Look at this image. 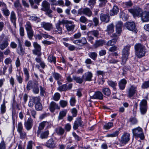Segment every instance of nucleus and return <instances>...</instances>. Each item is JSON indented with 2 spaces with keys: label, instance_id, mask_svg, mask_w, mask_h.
<instances>
[{
  "label": "nucleus",
  "instance_id": "680f3d73",
  "mask_svg": "<svg viewBox=\"0 0 149 149\" xmlns=\"http://www.w3.org/2000/svg\"><path fill=\"white\" fill-rule=\"evenodd\" d=\"M112 126V123H108L106 124L104 126V128L105 130H108L110 129Z\"/></svg>",
  "mask_w": 149,
  "mask_h": 149
},
{
  "label": "nucleus",
  "instance_id": "603ef678",
  "mask_svg": "<svg viewBox=\"0 0 149 149\" xmlns=\"http://www.w3.org/2000/svg\"><path fill=\"white\" fill-rule=\"evenodd\" d=\"M30 19L32 21H35L38 22L40 21V18L35 16H32L30 17Z\"/></svg>",
  "mask_w": 149,
  "mask_h": 149
},
{
  "label": "nucleus",
  "instance_id": "e433bc0d",
  "mask_svg": "<svg viewBox=\"0 0 149 149\" xmlns=\"http://www.w3.org/2000/svg\"><path fill=\"white\" fill-rule=\"evenodd\" d=\"M68 89V87L66 84H64L61 86H59L58 90L60 91H64Z\"/></svg>",
  "mask_w": 149,
  "mask_h": 149
},
{
  "label": "nucleus",
  "instance_id": "f3484780",
  "mask_svg": "<svg viewBox=\"0 0 149 149\" xmlns=\"http://www.w3.org/2000/svg\"><path fill=\"white\" fill-rule=\"evenodd\" d=\"M46 146L49 148H54L55 147V143L53 139H50L47 142Z\"/></svg>",
  "mask_w": 149,
  "mask_h": 149
},
{
  "label": "nucleus",
  "instance_id": "2f4dec72",
  "mask_svg": "<svg viewBox=\"0 0 149 149\" xmlns=\"http://www.w3.org/2000/svg\"><path fill=\"white\" fill-rule=\"evenodd\" d=\"M36 81L32 82L31 81H29L26 86V89L27 90H30L31 88H33L34 85V83Z\"/></svg>",
  "mask_w": 149,
  "mask_h": 149
},
{
  "label": "nucleus",
  "instance_id": "de8ad7c7",
  "mask_svg": "<svg viewBox=\"0 0 149 149\" xmlns=\"http://www.w3.org/2000/svg\"><path fill=\"white\" fill-rule=\"evenodd\" d=\"M6 111V107L5 103H3L1 105V113L3 114Z\"/></svg>",
  "mask_w": 149,
  "mask_h": 149
},
{
  "label": "nucleus",
  "instance_id": "b1692460",
  "mask_svg": "<svg viewBox=\"0 0 149 149\" xmlns=\"http://www.w3.org/2000/svg\"><path fill=\"white\" fill-rule=\"evenodd\" d=\"M82 122L80 119H78L75 121L74 124L73 128L74 129H77L79 126L82 125Z\"/></svg>",
  "mask_w": 149,
  "mask_h": 149
},
{
  "label": "nucleus",
  "instance_id": "4468645a",
  "mask_svg": "<svg viewBox=\"0 0 149 149\" xmlns=\"http://www.w3.org/2000/svg\"><path fill=\"white\" fill-rule=\"evenodd\" d=\"M141 20L143 22L149 21V12H144L142 13L141 16Z\"/></svg>",
  "mask_w": 149,
  "mask_h": 149
},
{
  "label": "nucleus",
  "instance_id": "6e6d98bb",
  "mask_svg": "<svg viewBox=\"0 0 149 149\" xmlns=\"http://www.w3.org/2000/svg\"><path fill=\"white\" fill-rule=\"evenodd\" d=\"M73 79L75 80L76 82L79 83H81L83 82L82 79L80 78L76 77V76H73Z\"/></svg>",
  "mask_w": 149,
  "mask_h": 149
},
{
  "label": "nucleus",
  "instance_id": "e2e57ef3",
  "mask_svg": "<svg viewBox=\"0 0 149 149\" xmlns=\"http://www.w3.org/2000/svg\"><path fill=\"white\" fill-rule=\"evenodd\" d=\"M79 21L81 22L82 23H85L87 22V19L85 16H82L80 17Z\"/></svg>",
  "mask_w": 149,
  "mask_h": 149
},
{
  "label": "nucleus",
  "instance_id": "4d7b16f0",
  "mask_svg": "<svg viewBox=\"0 0 149 149\" xmlns=\"http://www.w3.org/2000/svg\"><path fill=\"white\" fill-rule=\"evenodd\" d=\"M25 28L26 31L32 30L30 22H27L25 25Z\"/></svg>",
  "mask_w": 149,
  "mask_h": 149
},
{
  "label": "nucleus",
  "instance_id": "473e14b6",
  "mask_svg": "<svg viewBox=\"0 0 149 149\" xmlns=\"http://www.w3.org/2000/svg\"><path fill=\"white\" fill-rule=\"evenodd\" d=\"M49 134V131L48 130L43 132L41 134L40 137L42 139H46L47 138Z\"/></svg>",
  "mask_w": 149,
  "mask_h": 149
},
{
  "label": "nucleus",
  "instance_id": "7ed1b4c3",
  "mask_svg": "<svg viewBox=\"0 0 149 149\" xmlns=\"http://www.w3.org/2000/svg\"><path fill=\"white\" fill-rule=\"evenodd\" d=\"M8 45V39L4 35L0 36V49L3 50Z\"/></svg>",
  "mask_w": 149,
  "mask_h": 149
},
{
  "label": "nucleus",
  "instance_id": "1a4fd4ad",
  "mask_svg": "<svg viewBox=\"0 0 149 149\" xmlns=\"http://www.w3.org/2000/svg\"><path fill=\"white\" fill-rule=\"evenodd\" d=\"M130 134L128 133H124L122 136L120 142L123 144H125L130 140Z\"/></svg>",
  "mask_w": 149,
  "mask_h": 149
},
{
  "label": "nucleus",
  "instance_id": "cd10ccee",
  "mask_svg": "<svg viewBox=\"0 0 149 149\" xmlns=\"http://www.w3.org/2000/svg\"><path fill=\"white\" fill-rule=\"evenodd\" d=\"M10 19L14 26L16 25V17L15 14L13 11L11 12L10 14Z\"/></svg>",
  "mask_w": 149,
  "mask_h": 149
},
{
  "label": "nucleus",
  "instance_id": "a19ab883",
  "mask_svg": "<svg viewBox=\"0 0 149 149\" xmlns=\"http://www.w3.org/2000/svg\"><path fill=\"white\" fill-rule=\"evenodd\" d=\"M129 122L132 125H134L137 123L138 121L135 117H132L130 118Z\"/></svg>",
  "mask_w": 149,
  "mask_h": 149
},
{
  "label": "nucleus",
  "instance_id": "052dcab7",
  "mask_svg": "<svg viewBox=\"0 0 149 149\" xmlns=\"http://www.w3.org/2000/svg\"><path fill=\"white\" fill-rule=\"evenodd\" d=\"M64 132V130L61 127H59L57 130V133L59 135H62Z\"/></svg>",
  "mask_w": 149,
  "mask_h": 149
},
{
  "label": "nucleus",
  "instance_id": "6e6552de",
  "mask_svg": "<svg viewBox=\"0 0 149 149\" xmlns=\"http://www.w3.org/2000/svg\"><path fill=\"white\" fill-rule=\"evenodd\" d=\"M129 11L134 17H141L143 13L142 9L139 8L131 9L129 10Z\"/></svg>",
  "mask_w": 149,
  "mask_h": 149
},
{
  "label": "nucleus",
  "instance_id": "4be33fe9",
  "mask_svg": "<svg viewBox=\"0 0 149 149\" xmlns=\"http://www.w3.org/2000/svg\"><path fill=\"white\" fill-rule=\"evenodd\" d=\"M123 26V24L121 21H118L116 23V31L119 34L121 32Z\"/></svg>",
  "mask_w": 149,
  "mask_h": 149
},
{
  "label": "nucleus",
  "instance_id": "69168bd1",
  "mask_svg": "<svg viewBox=\"0 0 149 149\" xmlns=\"http://www.w3.org/2000/svg\"><path fill=\"white\" fill-rule=\"evenodd\" d=\"M18 132L20 134V136L21 139H24L26 137V133L23 131H22Z\"/></svg>",
  "mask_w": 149,
  "mask_h": 149
},
{
  "label": "nucleus",
  "instance_id": "39448f33",
  "mask_svg": "<svg viewBox=\"0 0 149 149\" xmlns=\"http://www.w3.org/2000/svg\"><path fill=\"white\" fill-rule=\"evenodd\" d=\"M133 135L137 137H140L141 139H143L144 136L143 132L142 129L139 127L132 130Z\"/></svg>",
  "mask_w": 149,
  "mask_h": 149
},
{
  "label": "nucleus",
  "instance_id": "49530a36",
  "mask_svg": "<svg viewBox=\"0 0 149 149\" xmlns=\"http://www.w3.org/2000/svg\"><path fill=\"white\" fill-rule=\"evenodd\" d=\"M147 110V107H140V110L141 113L142 115L145 114Z\"/></svg>",
  "mask_w": 149,
  "mask_h": 149
},
{
  "label": "nucleus",
  "instance_id": "c03bdc74",
  "mask_svg": "<svg viewBox=\"0 0 149 149\" xmlns=\"http://www.w3.org/2000/svg\"><path fill=\"white\" fill-rule=\"evenodd\" d=\"M147 107V102L146 100H142L140 104V107Z\"/></svg>",
  "mask_w": 149,
  "mask_h": 149
},
{
  "label": "nucleus",
  "instance_id": "5701e85b",
  "mask_svg": "<svg viewBox=\"0 0 149 149\" xmlns=\"http://www.w3.org/2000/svg\"><path fill=\"white\" fill-rule=\"evenodd\" d=\"M103 96L101 92L100 91H97L95 92V93L92 96V98L95 99L102 100L103 99Z\"/></svg>",
  "mask_w": 149,
  "mask_h": 149
},
{
  "label": "nucleus",
  "instance_id": "f257e3e1",
  "mask_svg": "<svg viewBox=\"0 0 149 149\" xmlns=\"http://www.w3.org/2000/svg\"><path fill=\"white\" fill-rule=\"evenodd\" d=\"M135 54L139 58L145 55V49L144 46L140 44H136L135 46Z\"/></svg>",
  "mask_w": 149,
  "mask_h": 149
},
{
  "label": "nucleus",
  "instance_id": "8fccbe9b",
  "mask_svg": "<svg viewBox=\"0 0 149 149\" xmlns=\"http://www.w3.org/2000/svg\"><path fill=\"white\" fill-rule=\"evenodd\" d=\"M60 95L59 93H56L53 97V100L56 101H57L60 99Z\"/></svg>",
  "mask_w": 149,
  "mask_h": 149
},
{
  "label": "nucleus",
  "instance_id": "4c0bfd02",
  "mask_svg": "<svg viewBox=\"0 0 149 149\" xmlns=\"http://www.w3.org/2000/svg\"><path fill=\"white\" fill-rule=\"evenodd\" d=\"M119 11V8L118 7L114 5L112 8V15H116L117 14Z\"/></svg>",
  "mask_w": 149,
  "mask_h": 149
},
{
  "label": "nucleus",
  "instance_id": "f704fd0d",
  "mask_svg": "<svg viewBox=\"0 0 149 149\" xmlns=\"http://www.w3.org/2000/svg\"><path fill=\"white\" fill-rule=\"evenodd\" d=\"M102 92L105 95L107 96H109L111 93L110 90L107 88H103Z\"/></svg>",
  "mask_w": 149,
  "mask_h": 149
},
{
  "label": "nucleus",
  "instance_id": "ddd939ff",
  "mask_svg": "<svg viewBox=\"0 0 149 149\" xmlns=\"http://www.w3.org/2000/svg\"><path fill=\"white\" fill-rule=\"evenodd\" d=\"M136 86L133 85L131 86L128 89V96L130 97H132L136 93Z\"/></svg>",
  "mask_w": 149,
  "mask_h": 149
},
{
  "label": "nucleus",
  "instance_id": "2eb2a0df",
  "mask_svg": "<svg viewBox=\"0 0 149 149\" xmlns=\"http://www.w3.org/2000/svg\"><path fill=\"white\" fill-rule=\"evenodd\" d=\"M60 107L55 102H52L49 105V109L52 112H54L56 109H59Z\"/></svg>",
  "mask_w": 149,
  "mask_h": 149
},
{
  "label": "nucleus",
  "instance_id": "bb28decb",
  "mask_svg": "<svg viewBox=\"0 0 149 149\" xmlns=\"http://www.w3.org/2000/svg\"><path fill=\"white\" fill-rule=\"evenodd\" d=\"M23 71L25 77V81H27L29 79L30 76L28 69L26 68H24Z\"/></svg>",
  "mask_w": 149,
  "mask_h": 149
},
{
  "label": "nucleus",
  "instance_id": "a211bd4d",
  "mask_svg": "<svg viewBox=\"0 0 149 149\" xmlns=\"http://www.w3.org/2000/svg\"><path fill=\"white\" fill-rule=\"evenodd\" d=\"M100 18L102 21L107 23L109 21L110 16L108 15L102 14L100 15Z\"/></svg>",
  "mask_w": 149,
  "mask_h": 149
},
{
  "label": "nucleus",
  "instance_id": "3c124183",
  "mask_svg": "<svg viewBox=\"0 0 149 149\" xmlns=\"http://www.w3.org/2000/svg\"><path fill=\"white\" fill-rule=\"evenodd\" d=\"M66 113L64 111H61L60 112L59 115L58 116V118L59 120L62 119L63 117L65 116Z\"/></svg>",
  "mask_w": 149,
  "mask_h": 149
},
{
  "label": "nucleus",
  "instance_id": "7c9ffc66",
  "mask_svg": "<svg viewBox=\"0 0 149 149\" xmlns=\"http://www.w3.org/2000/svg\"><path fill=\"white\" fill-rule=\"evenodd\" d=\"M47 59L49 62L50 63L53 62L54 64L56 63V58L52 55H50L49 56Z\"/></svg>",
  "mask_w": 149,
  "mask_h": 149
},
{
  "label": "nucleus",
  "instance_id": "0eeeda50",
  "mask_svg": "<svg viewBox=\"0 0 149 149\" xmlns=\"http://www.w3.org/2000/svg\"><path fill=\"white\" fill-rule=\"evenodd\" d=\"M82 14L90 17L91 16L92 12L90 9L88 8L79 9L78 11V14L81 15Z\"/></svg>",
  "mask_w": 149,
  "mask_h": 149
},
{
  "label": "nucleus",
  "instance_id": "79ce46f5",
  "mask_svg": "<svg viewBox=\"0 0 149 149\" xmlns=\"http://www.w3.org/2000/svg\"><path fill=\"white\" fill-rule=\"evenodd\" d=\"M66 27L68 31H73L74 29L75 25L72 24L71 25H69L68 24H66Z\"/></svg>",
  "mask_w": 149,
  "mask_h": 149
},
{
  "label": "nucleus",
  "instance_id": "393cba45",
  "mask_svg": "<svg viewBox=\"0 0 149 149\" xmlns=\"http://www.w3.org/2000/svg\"><path fill=\"white\" fill-rule=\"evenodd\" d=\"M14 6L18 12H20L22 10V6L18 0L16 1L14 3Z\"/></svg>",
  "mask_w": 149,
  "mask_h": 149
},
{
  "label": "nucleus",
  "instance_id": "6ab92c4d",
  "mask_svg": "<svg viewBox=\"0 0 149 149\" xmlns=\"http://www.w3.org/2000/svg\"><path fill=\"white\" fill-rule=\"evenodd\" d=\"M104 43L105 42L104 40H96L93 46L96 49L99 47L102 46Z\"/></svg>",
  "mask_w": 149,
  "mask_h": 149
},
{
  "label": "nucleus",
  "instance_id": "5fc2aeb1",
  "mask_svg": "<svg viewBox=\"0 0 149 149\" xmlns=\"http://www.w3.org/2000/svg\"><path fill=\"white\" fill-rule=\"evenodd\" d=\"M112 31V24L108 25L107 26V29L106 31L108 32V34H110Z\"/></svg>",
  "mask_w": 149,
  "mask_h": 149
},
{
  "label": "nucleus",
  "instance_id": "864d4df0",
  "mask_svg": "<svg viewBox=\"0 0 149 149\" xmlns=\"http://www.w3.org/2000/svg\"><path fill=\"white\" fill-rule=\"evenodd\" d=\"M17 131L18 132L23 131L22 125L21 122L19 123L18 124Z\"/></svg>",
  "mask_w": 149,
  "mask_h": 149
},
{
  "label": "nucleus",
  "instance_id": "ea45409f",
  "mask_svg": "<svg viewBox=\"0 0 149 149\" xmlns=\"http://www.w3.org/2000/svg\"><path fill=\"white\" fill-rule=\"evenodd\" d=\"M89 56L93 60H95L97 57V54L95 52H92L88 54Z\"/></svg>",
  "mask_w": 149,
  "mask_h": 149
},
{
  "label": "nucleus",
  "instance_id": "774afa93",
  "mask_svg": "<svg viewBox=\"0 0 149 149\" xmlns=\"http://www.w3.org/2000/svg\"><path fill=\"white\" fill-rule=\"evenodd\" d=\"M4 8H5L3 10V12L5 15L8 16L10 14L9 11L8 9L6 8V7Z\"/></svg>",
  "mask_w": 149,
  "mask_h": 149
},
{
  "label": "nucleus",
  "instance_id": "f03ea898",
  "mask_svg": "<svg viewBox=\"0 0 149 149\" xmlns=\"http://www.w3.org/2000/svg\"><path fill=\"white\" fill-rule=\"evenodd\" d=\"M42 6L41 10L46 12V14L51 17L52 16L51 13L52 11L50 9V4L46 1H44L42 2Z\"/></svg>",
  "mask_w": 149,
  "mask_h": 149
},
{
  "label": "nucleus",
  "instance_id": "a878e982",
  "mask_svg": "<svg viewBox=\"0 0 149 149\" xmlns=\"http://www.w3.org/2000/svg\"><path fill=\"white\" fill-rule=\"evenodd\" d=\"M85 80L87 81H91V78L93 77L92 73L90 72H88L85 74Z\"/></svg>",
  "mask_w": 149,
  "mask_h": 149
},
{
  "label": "nucleus",
  "instance_id": "aec40b11",
  "mask_svg": "<svg viewBox=\"0 0 149 149\" xmlns=\"http://www.w3.org/2000/svg\"><path fill=\"white\" fill-rule=\"evenodd\" d=\"M127 83L126 79H121L119 82L118 85L120 89L122 90H124Z\"/></svg>",
  "mask_w": 149,
  "mask_h": 149
},
{
  "label": "nucleus",
  "instance_id": "13d9d810",
  "mask_svg": "<svg viewBox=\"0 0 149 149\" xmlns=\"http://www.w3.org/2000/svg\"><path fill=\"white\" fill-rule=\"evenodd\" d=\"M117 85V84L116 82H112V88L114 91V92H112V93L113 94H115L116 93V87Z\"/></svg>",
  "mask_w": 149,
  "mask_h": 149
},
{
  "label": "nucleus",
  "instance_id": "bf43d9fd",
  "mask_svg": "<svg viewBox=\"0 0 149 149\" xmlns=\"http://www.w3.org/2000/svg\"><path fill=\"white\" fill-rule=\"evenodd\" d=\"M59 103L61 107H64L67 106V102L65 100H61L60 101Z\"/></svg>",
  "mask_w": 149,
  "mask_h": 149
},
{
  "label": "nucleus",
  "instance_id": "58836bf2",
  "mask_svg": "<svg viewBox=\"0 0 149 149\" xmlns=\"http://www.w3.org/2000/svg\"><path fill=\"white\" fill-rule=\"evenodd\" d=\"M16 78L18 82L20 84H21L23 82V78L20 74V72H19V74H17L16 75Z\"/></svg>",
  "mask_w": 149,
  "mask_h": 149
},
{
  "label": "nucleus",
  "instance_id": "0e129e2a",
  "mask_svg": "<svg viewBox=\"0 0 149 149\" xmlns=\"http://www.w3.org/2000/svg\"><path fill=\"white\" fill-rule=\"evenodd\" d=\"M142 86L143 88H146L149 87V81L145 82L143 84Z\"/></svg>",
  "mask_w": 149,
  "mask_h": 149
},
{
  "label": "nucleus",
  "instance_id": "dca6fc26",
  "mask_svg": "<svg viewBox=\"0 0 149 149\" xmlns=\"http://www.w3.org/2000/svg\"><path fill=\"white\" fill-rule=\"evenodd\" d=\"M18 40L19 42V44L18 47L17 52L19 55L23 56L25 54V49L22 47L19 39H18Z\"/></svg>",
  "mask_w": 149,
  "mask_h": 149
},
{
  "label": "nucleus",
  "instance_id": "c756f323",
  "mask_svg": "<svg viewBox=\"0 0 149 149\" xmlns=\"http://www.w3.org/2000/svg\"><path fill=\"white\" fill-rule=\"evenodd\" d=\"M88 35H93L95 37L98 38L99 34V32L98 31L94 30L91 31H89L88 33Z\"/></svg>",
  "mask_w": 149,
  "mask_h": 149
},
{
  "label": "nucleus",
  "instance_id": "9d476101",
  "mask_svg": "<svg viewBox=\"0 0 149 149\" xmlns=\"http://www.w3.org/2000/svg\"><path fill=\"white\" fill-rule=\"evenodd\" d=\"M33 120L31 118H29L27 121L24 123V125L25 127L27 130H29L33 126Z\"/></svg>",
  "mask_w": 149,
  "mask_h": 149
},
{
  "label": "nucleus",
  "instance_id": "423d86ee",
  "mask_svg": "<svg viewBox=\"0 0 149 149\" xmlns=\"http://www.w3.org/2000/svg\"><path fill=\"white\" fill-rule=\"evenodd\" d=\"M130 49V47L127 46L125 47L123 49L122 52V62L123 64H125L128 59L129 55V51Z\"/></svg>",
  "mask_w": 149,
  "mask_h": 149
},
{
  "label": "nucleus",
  "instance_id": "c85d7f7f",
  "mask_svg": "<svg viewBox=\"0 0 149 149\" xmlns=\"http://www.w3.org/2000/svg\"><path fill=\"white\" fill-rule=\"evenodd\" d=\"M34 84V85L32 88L33 89V91L35 93L38 94L39 92V90L38 86V83L37 81H36L35 82Z\"/></svg>",
  "mask_w": 149,
  "mask_h": 149
},
{
  "label": "nucleus",
  "instance_id": "37998d69",
  "mask_svg": "<svg viewBox=\"0 0 149 149\" xmlns=\"http://www.w3.org/2000/svg\"><path fill=\"white\" fill-rule=\"evenodd\" d=\"M35 107L36 110L37 111L41 110L42 108V106L40 102L36 104Z\"/></svg>",
  "mask_w": 149,
  "mask_h": 149
},
{
  "label": "nucleus",
  "instance_id": "412c9836",
  "mask_svg": "<svg viewBox=\"0 0 149 149\" xmlns=\"http://www.w3.org/2000/svg\"><path fill=\"white\" fill-rule=\"evenodd\" d=\"M47 123H48L47 121H44L39 124V126L38 127V130L37 132V135L38 136L40 134L41 131L43 129L45 125Z\"/></svg>",
  "mask_w": 149,
  "mask_h": 149
},
{
  "label": "nucleus",
  "instance_id": "20e7f679",
  "mask_svg": "<svg viewBox=\"0 0 149 149\" xmlns=\"http://www.w3.org/2000/svg\"><path fill=\"white\" fill-rule=\"evenodd\" d=\"M73 22L71 21H68L66 19H63L61 21H59L56 24V30L55 31L58 32V33L61 34L62 33V29L60 26L61 24H72Z\"/></svg>",
  "mask_w": 149,
  "mask_h": 149
},
{
  "label": "nucleus",
  "instance_id": "72a5a7b5",
  "mask_svg": "<svg viewBox=\"0 0 149 149\" xmlns=\"http://www.w3.org/2000/svg\"><path fill=\"white\" fill-rule=\"evenodd\" d=\"M79 41L80 44V46H83L87 43L86 38H82L81 39H79Z\"/></svg>",
  "mask_w": 149,
  "mask_h": 149
},
{
  "label": "nucleus",
  "instance_id": "f8f14e48",
  "mask_svg": "<svg viewBox=\"0 0 149 149\" xmlns=\"http://www.w3.org/2000/svg\"><path fill=\"white\" fill-rule=\"evenodd\" d=\"M125 26L129 30L135 31L136 26L135 23L133 22H127L125 24Z\"/></svg>",
  "mask_w": 149,
  "mask_h": 149
},
{
  "label": "nucleus",
  "instance_id": "c9c22d12",
  "mask_svg": "<svg viewBox=\"0 0 149 149\" xmlns=\"http://www.w3.org/2000/svg\"><path fill=\"white\" fill-rule=\"evenodd\" d=\"M52 75L55 79L57 80L61 79L62 77L59 74L56 72H53Z\"/></svg>",
  "mask_w": 149,
  "mask_h": 149
},
{
  "label": "nucleus",
  "instance_id": "9b49d317",
  "mask_svg": "<svg viewBox=\"0 0 149 149\" xmlns=\"http://www.w3.org/2000/svg\"><path fill=\"white\" fill-rule=\"evenodd\" d=\"M41 25L42 27L48 31H50L53 29L52 24L50 23L42 22L41 23Z\"/></svg>",
  "mask_w": 149,
  "mask_h": 149
},
{
  "label": "nucleus",
  "instance_id": "338daca9",
  "mask_svg": "<svg viewBox=\"0 0 149 149\" xmlns=\"http://www.w3.org/2000/svg\"><path fill=\"white\" fill-rule=\"evenodd\" d=\"M76 102V100L74 97H72L70 100V105L72 106L75 105V103Z\"/></svg>",
  "mask_w": 149,
  "mask_h": 149
},
{
  "label": "nucleus",
  "instance_id": "a18cd8bd",
  "mask_svg": "<svg viewBox=\"0 0 149 149\" xmlns=\"http://www.w3.org/2000/svg\"><path fill=\"white\" fill-rule=\"evenodd\" d=\"M41 49H34L33 50V53L34 54L40 56L41 55Z\"/></svg>",
  "mask_w": 149,
  "mask_h": 149
},
{
  "label": "nucleus",
  "instance_id": "09e8293b",
  "mask_svg": "<svg viewBox=\"0 0 149 149\" xmlns=\"http://www.w3.org/2000/svg\"><path fill=\"white\" fill-rule=\"evenodd\" d=\"M27 34L28 38L30 39H31L33 36V30L27 31Z\"/></svg>",
  "mask_w": 149,
  "mask_h": 149
}]
</instances>
